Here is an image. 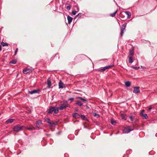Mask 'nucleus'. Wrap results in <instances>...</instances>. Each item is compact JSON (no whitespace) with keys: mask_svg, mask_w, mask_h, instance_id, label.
<instances>
[{"mask_svg":"<svg viewBox=\"0 0 157 157\" xmlns=\"http://www.w3.org/2000/svg\"><path fill=\"white\" fill-rule=\"evenodd\" d=\"M53 112H54L55 113L57 114L59 112V108L58 107H53L50 108L49 110L48 111V113H52Z\"/></svg>","mask_w":157,"mask_h":157,"instance_id":"obj_1","label":"nucleus"},{"mask_svg":"<svg viewBox=\"0 0 157 157\" xmlns=\"http://www.w3.org/2000/svg\"><path fill=\"white\" fill-rule=\"evenodd\" d=\"M25 127L23 126H20L19 125H17L14 126L13 128V130L14 131L16 132H18L20 131L23 130V128Z\"/></svg>","mask_w":157,"mask_h":157,"instance_id":"obj_2","label":"nucleus"},{"mask_svg":"<svg viewBox=\"0 0 157 157\" xmlns=\"http://www.w3.org/2000/svg\"><path fill=\"white\" fill-rule=\"evenodd\" d=\"M133 129H130L129 126H128L127 127L124 128L123 129V132L124 133H129L130 131H132Z\"/></svg>","mask_w":157,"mask_h":157,"instance_id":"obj_3","label":"nucleus"},{"mask_svg":"<svg viewBox=\"0 0 157 157\" xmlns=\"http://www.w3.org/2000/svg\"><path fill=\"white\" fill-rule=\"evenodd\" d=\"M113 65H108L105 66L103 68L99 69L98 71L99 72H102L104 71L106 69H108L112 67Z\"/></svg>","mask_w":157,"mask_h":157,"instance_id":"obj_4","label":"nucleus"},{"mask_svg":"<svg viewBox=\"0 0 157 157\" xmlns=\"http://www.w3.org/2000/svg\"><path fill=\"white\" fill-rule=\"evenodd\" d=\"M140 90L139 89V87H134L133 92L135 94H137L140 93Z\"/></svg>","mask_w":157,"mask_h":157,"instance_id":"obj_5","label":"nucleus"},{"mask_svg":"<svg viewBox=\"0 0 157 157\" xmlns=\"http://www.w3.org/2000/svg\"><path fill=\"white\" fill-rule=\"evenodd\" d=\"M59 89L63 88L65 87V84H64L63 82H62L61 80L59 81Z\"/></svg>","mask_w":157,"mask_h":157,"instance_id":"obj_6","label":"nucleus"},{"mask_svg":"<svg viewBox=\"0 0 157 157\" xmlns=\"http://www.w3.org/2000/svg\"><path fill=\"white\" fill-rule=\"evenodd\" d=\"M47 84L48 85V88H50L52 86V83L50 79L48 78L47 80Z\"/></svg>","mask_w":157,"mask_h":157,"instance_id":"obj_7","label":"nucleus"},{"mask_svg":"<svg viewBox=\"0 0 157 157\" xmlns=\"http://www.w3.org/2000/svg\"><path fill=\"white\" fill-rule=\"evenodd\" d=\"M31 70L29 68H26L23 70V72L24 74H27Z\"/></svg>","mask_w":157,"mask_h":157,"instance_id":"obj_8","label":"nucleus"},{"mask_svg":"<svg viewBox=\"0 0 157 157\" xmlns=\"http://www.w3.org/2000/svg\"><path fill=\"white\" fill-rule=\"evenodd\" d=\"M58 108L60 110H63V109L66 108L65 104L64 103L61 104V105Z\"/></svg>","mask_w":157,"mask_h":157,"instance_id":"obj_9","label":"nucleus"},{"mask_svg":"<svg viewBox=\"0 0 157 157\" xmlns=\"http://www.w3.org/2000/svg\"><path fill=\"white\" fill-rule=\"evenodd\" d=\"M24 128L29 130H34L36 129L32 125H30L29 127H25Z\"/></svg>","mask_w":157,"mask_h":157,"instance_id":"obj_10","label":"nucleus"},{"mask_svg":"<svg viewBox=\"0 0 157 157\" xmlns=\"http://www.w3.org/2000/svg\"><path fill=\"white\" fill-rule=\"evenodd\" d=\"M46 121L48 123L50 124L51 126H52L54 124V122L53 121H51L48 118L46 120Z\"/></svg>","mask_w":157,"mask_h":157,"instance_id":"obj_11","label":"nucleus"},{"mask_svg":"<svg viewBox=\"0 0 157 157\" xmlns=\"http://www.w3.org/2000/svg\"><path fill=\"white\" fill-rule=\"evenodd\" d=\"M39 91V90H34L31 91H29V93L30 94H36Z\"/></svg>","mask_w":157,"mask_h":157,"instance_id":"obj_12","label":"nucleus"},{"mask_svg":"<svg viewBox=\"0 0 157 157\" xmlns=\"http://www.w3.org/2000/svg\"><path fill=\"white\" fill-rule=\"evenodd\" d=\"M67 18L68 21V23L69 24H70L72 21L73 18L70 16H68L67 17Z\"/></svg>","mask_w":157,"mask_h":157,"instance_id":"obj_13","label":"nucleus"},{"mask_svg":"<svg viewBox=\"0 0 157 157\" xmlns=\"http://www.w3.org/2000/svg\"><path fill=\"white\" fill-rule=\"evenodd\" d=\"M36 124L37 127H38L42 124L41 121L40 120L37 121L36 122Z\"/></svg>","mask_w":157,"mask_h":157,"instance_id":"obj_14","label":"nucleus"},{"mask_svg":"<svg viewBox=\"0 0 157 157\" xmlns=\"http://www.w3.org/2000/svg\"><path fill=\"white\" fill-rule=\"evenodd\" d=\"M14 120L13 119H9L6 121V124L12 123L14 121Z\"/></svg>","mask_w":157,"mask_h":157,"instance_id":"obj_15","label":"nucleus"},{"mask_svg":"<svg viewBox=\"0 0 157 157\" xmlns=\"http://www.w3.org/2000/svg\"><path fill=\"white\" fill-rule=\"evenodd\" d=\"M134 53V50L133 49L130 50L129 51V56H133Z\"/></svg>","mask_w":157,"mask_h":157,"instance_id":"obj_16","label":"nucleus"},{"mask_svg":"<svg viewBox=\"0 0 157 157\" xmlns=\"http://www.w3.org/2000/svg\"><path fill=\"white\" fill-rule=\"evenodd\" d=\"M73 116L74 117L76 118H78L80 116V115L79 114H78V113H74L73 115Z\"/></svg>","mask_w":157,"mask_h":157,"instance_id":"obj_17","label":"nucleus"},{"mask_svg":"<svg viewBox=\"0 0 157 157\" xmlns=\"http://www.w3.org/2000/svg\"><path fill=\"white\" fill-rule=\"evenodd\" d=\"M129 63H132L133 62L132 59V56H129Z\"/></svg>","mask_w":157,"mask_h":157,"instance_id":"obj_18","label":"nucleus"},{"mask_svg":"<svg viewBox=\"0 0 157 157\" xmlns=\"http://www.w3.org/2000/svg\"><path fill=\"white\" fill-rule=\"evenodd\" d=\"M125 13L127 15V17L129 18L131 16V13L129 11L125 12Z\"/></svg>","mask_w":157,"mask_h":157,"instance_id":"obj_19","label":"nucleus"},{"mask_svg":"<svg viewBox=\"0 0 157 157\" xmlns=\"http://www.w3.org/2000/svg\"><path fill=\"white\" fill-rule=\"evenodd\" d=\"M117 11L118 10L117 9L114 13L110 14V16L112 17H114L115 16L116 13L117 12Z\"/></svg>","mask_w":157,"mask_h":157,"instance_id":"obj_20","label":"nucleus"},{"mask_svg":"<svg viewBox=\"0 0 157 157\" xmlns=\"http://www.w3.org/2000/svg\"><path fill=\"white\" fill-rule=\"evenodd\" d=\"M131 82L129 81H127L125 82V86L128 87H129L131 85Z\"/></svg>","mask_w":157,"mask_h":157,"instance_id":"obj_21","label":"nucleus"},{"mask_svg":"<svg viewBox=\"0 0 157 157\" xmlns=\"http://www.w3.org/2000/svg\"><path fill=\"white\" fill-rule=\"evenodd\" d=\"M1 44H2V45L3 46V47H4V46H8V44L7 43H4V42H3V41H2V42L1 43Z\"/></svg>","mask_w":157,"mask_h":157,"instance_id":"obj_22","label":"nucleus"},{"mask_svg":"<svg viewBox=\"0 0 157 157\" xmlns=\"http://www.w3.org/2000/svg\"><path fill=\"white\" fill-rule=\"evenodd\" d=\"M74 10H76L78 12L79 10V8L78 6H74Z\"/></svg>","mask_w":157,"mask_h":157,"instance_id":"obj_23","label":"nucleus"},{"mask_svg":"<svg viewBox=\"0 0 157 157\" xmlns=\"http://www.w3.org/2000/svg\"><path fill=\"white\" fill-rule=\"evenodd\" d=\"M126 23H124L122 26L121 27V29H122L123 30H125V29L126 28Z\"/></svg>","mask_w":157,"mask_h":157,"instance_id":"obj_24","label":"nucleus"},{"mask_svg":"<svg viewBox=\"0 0 157 157\" xmlns=\"http://www.w3.org/2000/svg\"><path fill=\"white\" fill-rule=\"evenodd\" d=\"M142 116L144 119H147L148 118V116L146 114H142Z\"/></svg>","mask_w":157,"mask_h":157,"instance_id":"obj_25","label":"nucleus"},{"mask_svg":"<svg viewBox=\"0 0 157 157\" xmlns=\"http://www.w3.org/2000/svg\"><path fill=\"white\" fill-rule=\"evenodd\" d=\"M76 104L81 106L83 104L80 101H77Z\"/></svg>","mask_w":157,"mask_h":157,"instance_id":"obj_26","label":"nucleus"},{"mask_svg":"<svg viewBox=\"0 0 157 157\" xmlns=\"http://www.w3.org/2000/svg\"><path fill=\"white\" fill-rule=\"evenodd\" d=\"M78 98L83 101H87V100L86 99H84L82 97H78Z\"/></svg>","mask_w":157,"mask_h":157,"instance_id":"obj_27","label":"nucleus"},{"mask_svg":"<svg viewBox=\"0 0 157 157\" xmlns=\"http://www.w3.org/2000/svg\"><path fill=\"white\" fill-rule=\"evenodd\" d=\"M17 62V61L15 60H12L10 62V63H13V64H15Z\"/></svg>","mask_w":157,"mask_h":157,"instance_id":"obj_28","label":"nucleus"},{"mask_svg":"<svg viewBox=\"0 0 157 157\" xmlns=\"http://www.w3.org/2000/svg\"><path fill=\"white\" fill-rule=\"evenodd\" d=\"M77 12H77V11L76 10H74L72 11V14L73 15H75L76 14V13H77Z\"/></svg>","mask_w":157,"mask_h":157,"instance_id":"obj_29","label":"nucleus"},{"mask_svg":"<svg viewBox=\"0 0 157 157\" xmlns=\"http://www.w3.org/2000/svg\"><path fill=\"white\" fill-rule=\"evenodd\" d=\"M125 31L124 30H123L121 29V35L122 36L123 35V33H124V32Z\"/></svg>","mask_w":157,"mask_h":157,"instance_id":"obj_30","label":"nucleus"},{"mask_svg":"<svg viewBox=\"0 0 157 157\" xmlns=\"http://www.w3.org/2000/svg\"><path fill=\"white\" fill-rule=\"evenodd\" d=\"M71 8V5H68L66 6V8L68 10H70Z\"/></svg>","mask_w":157,"mask_h":157,"instance_id":"obj_31","label":"nucleus"},{"mask_svg":"<svg viewBox=\"0 0 157 157\" xmlns=\"http://www.w3.org/2000/svg\"><path fill=\"white\" fill-rule=\"evenodd\" d=\"M111 123L112 124L115 125V124L116 123V122L112 119L111 121Z\"/></svg>","mask_w":157,"mask_h":157,"instance_id":"obj_32","label":"nucleus"},{"mask_svg":"<svg viewBox=\"0 0 157 157\" xmlns=\"http://www.w3.org/2000/svg\"><path fill=\"white\" fill-rule=\"evenodd\" d=\"M81 117L83 120H85L86 119V117L84 115H81Z\"/></svg>","mask_w":157,"mask_h":157,"instance_id":"obj_33","label":"nucleus"},{"mask_svg":"<svg viewBox=\"0 0 157 157\" xmlns=\"http://www.w3.org/2000/svg\"><path fill=\"white\" fill-rule=\"evenodd\" d=\"M129 118L130 119V120L131 121H133L134 118H133V117L132 116H130L129 117Z\"/></svg>","mask_w":157,"mask_h":157,"instance_id":"obj_34","label":"nucleus"},{"mask_svg":"<svg viewBox=\"0 0 157 157\" xmlns=\"http://www.w3.org/2000/svg\"><path fill=\"white\" fill-rule=\"evenodd\" d=\"M121 117H122V118H123V119H124V117L125 116V115L124 114H122L121 115Z\"/></svg>","mask_w":157,"mask_h":157,"instance_id":"obj_35","label":"nucleus"},{"mask_svg":"<svg viewBox=\"0 0 157 157\" xmlns=\"http://www.w3.org/2000/svg\"><path fill=\"white\" fill-rule=\"evenodd\" d=\"M18 48H16L15 52V55H16L17 52H18Z\"/></svg>","mask_w":157,"mask_h":157,"instance_id":"obj_36","label":"nucleus"},{"mask_svg":"<svg viewBox=\"0 0 157 157\" xmlns=\"http://www.w3.org/2000/svg\"><path fill=\"white\" fill-rule=\"evenodd\" d=\"M81 13H78V15H77L76 16V17H81Z\"/></svg>","mask_w":157,"mask_h":157,"instance_id":"obj_37","label":"nucleus"},{"mask_svg":"<svg viewBox=\"0 0 157 157\" xmlns=\"http://www.w3.org/2000/svg\"><path fill=\"white\" fill-rule=\"evenodd\" d=\"M65 106H66V108L67 107H70V105L69 104H65Z\"/></svg>","mask_w":157,"mask_h":157,"instance_id":"obj_38","label":"nucleus"},{"mask_svg":"<svg viewBox=\"0 0 157 157\" xmlns=\"http://www.w3.org/2000/svg\"><path fill=\"white\" fill-rule=\"evenodd\" d=\"M144 110H143L141 112V113H140V115L142 116V114H143L144 113Z\"/></svg>","mask_w":157,"mask_h":157,"instance_id":"obj_39","label":"nucleus"},{"mask_svg":"<svg viewBox=\"0 0 157 157\" xmlns=\"http://www.w3.org/2000/svg\"><path fill=\"white\" fill-rule=\"evenodd\" d=\"M74 98H69V99L68 100V101H69V100H72V101H73V100H74Z\"/></svg>","mask_w":157,"mask_h":157,"instance_id":"obj_40","label":"nucleus"},{"mask_svg":"<svg viewBox=\"0 0 157 157\" xmlns=\"http://www.w3.org/2000/svg\"><path fill=\"white\" fill-rule=\"evenodd\" d=\"M152 109V107H150L149 108V109H148L147 110V111H150V110H151Z\"/></svg>","mask_w":157,"mask_h":157,"instance_id":"obj_41","label":"nucleus"},{"mask_svg":"<svg viewBox=\"0 0 157 157\" xmlns=\"http://www.w3.org/2000/svg\"><path fill=\"white\" fill-rule=\"evenodd\" d=\"M94 116H99V115L98 114H96L95 113V114L94 115Z\"/></svg>","mask_w":157,"mask_h":157,"instance_id":"obj_42","label":"nucleus"},{"mask_svg":"<svg viewBox=\"0 0 157 157\" xmlns=\"http://www.w3.org/2000/svg\"><path fill=\"white\" fill-rule=\"evenodd\" d=\"M1 46L0 45V51H1Z\"/></svg>","mask_w":157,"mask_h":157,"instance_id":"obj_43","label":"nucleus"}]
</instances>
